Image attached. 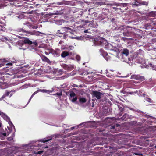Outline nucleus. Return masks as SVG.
Listing matches in <instances>:
<instances>
[{"instance_id": "nucleus-1", "label": "nucleus", "mask_w": 156, "mask_h": 156, "mask_svg": "<svg viewBox=\"0 0 156 156\" xmlns=\"http://www.w3.org/2000/svg\"><path fill=\"white\" fill-rule=\"evenodd\" d=\"M14 130V126L10 118L0 111V135L5 136Z\"/></svg>"}, {"instance_id": "nucleus-2", "label": "nucleus", "mask_w": 156, "mask_h": 156, "mask_svg": "<svg viewBox=\"0 0 156 156\" xmlns=\"http://www.w3.org/2000/svg\"><path fill=\"white\" fill-rule=\"evenodd\" d=\"M110 50L109 54L115 56L123 62H128L132 60V58H128L129 50L126 48L123 49L121 53H119V49L116 48L113 49H110Z\"/></svg>"}, {"instance_id": "nucleus-3", "label": "nucleus", "mask_w": 156, "mask_h": 156, "mask_svg": "<svg viewBox=\"0 0 156 156\" xmlns=\"http://www.w3.org/2000/svg\"><path fill=\"white\" fill-rule=\"evenodd\" d=\"M139 62L143 65L145 67L147 68V69L149 68V67L152 69L153 70H154L156 71V59L154 58L151 59V62L148 63V65L145 66L146 64V62L145 59L143 58H140L139 59Z\"/></svg>"}, {"instance_id": "nucleus-4", "label": "nucleus", "mask_w": 156, "mask_h": 156, "mask_svg": "<svg viewBox=\"0 0 156 156\" xmlns=\"http://www.w3.org/2000/svg\"><path fill=\"white\" fill-rule=\"evenodd\" d=\"M100 52L101 54L103 56L107 61L110 60L111 57V56L108 55L107 52H105L102 49L100 50Z\"/></svg>"}, {"instance_id": "nucleus-5", "label": "nucleus", "mask_w": 156, "mask_h": 156, "mask_svg": "<svg viewBox=\"0 0 156 156\" xmlns=\"http://www.w3.org/2000/svg\"><path fill=\"white\" fill-rule=\"evenodd\" d=\"M105 42V44L106 42V41L104 39H99V41L94 40L93 41L94 44L96 45H100L103 44Z\"/></svg>"}, {"instance_id": "nucleus-6", "label": "nucleus", "mask_w": 156, "mask_h": 156, "mask_svg": "<svg viewBox=\"0 0 156 156\" xmlns=\"http://www.w3.org/2000/svg\"><path fill=\"white\" fill-rule=\"evenodd\" d=\"M92 94L93 97H96L98 99L101 98L102 96L103 95L102 94L97 91H93Z\"/></svg>"}, {"instance_id": "nucleus-7", "label": "nucleus", "mask_w": 156, "mask_h": 156, "mask_svg": "<svg viewBox=\"0 0 156 156\" xmlns=\"http://www.w3.org/2000/svg\"><path fill=\"white\" fill-rule=\"evenodd\" d=\"M27 33H28L29 34L32 35H35L39 36L40 35V34H42L44 35H45V34L44 33H42L39 31H27Z\"/></svg>"}, {"instance_id": "nucleus-8", "label": "nucleus", "mask_w": 156, "mask_h": 156, "mask_svg": "<svg viewBox=\"0 0 156 156\" xmlns=\"http://www.w3.org/2000/svg\"><path fill=\"white\" fill-rule=\"evenodd\" d=\"M131 78L136 80H140L141 81L144 80V78L143 77H138L135 75H132L131 76Z\"/></svg>"}, {"instance_id": "nucleus-9", "label": "nucleus", "mask_w": 156, "mask_h": 156, "mask_svg": "<svg viewBox=\"0 0 156 156\" xmlns=\"http://www.w3.org/2000/svg\"><path fill=\"white\" fill-rule=\"evenodd\" d=\"M24 44L23 45V46L25 45L26 44H32V42L28 38H25L23 40Z\"/></svg>"}, {"instance_id": "nucleus-10", "label": "nucleus", "mask_w": 156, "mask_h": 156, "mask_svg": "<svg viewBox=\"0 0 156 156\" xmlns=\"http://www.w3.org/2000/svg\"><path fill=\"white\" fill-rule=\"evenodd\" d=\"M87 100L84 98L81 97L79 98V101L80 103H83L86 102Z\"/></svg>"}, {"instance_id": "nucleus-11", "label": "nucleus", "mask_w": 156, "mask_h": 156, "mask_svg": "<svg viewBox=\"0 0 156 156\" xmlns=\"http://www.w3.org/2000/svg\"><path fill=\"white\" fill-rule=\"evenodd\" d=\"M47 139H44L40 140V141L42 142H45L51 140L52 138L51 137L49 136V137H47Z\"/></svg>"}, {"instance_id": "nucleus-12", "label": "nucleus", "mask_w": 156, "mask_h": 156, "mask_svg": "<svg viewBox=\"0 0 156 156\" xmlns=\"http://www.w3.org/2000/svg\"><path fill=\"white\" fill-rule=\"evenodd\" d=\"M68 55L69 53L66 51H63L61 54V56L63 58H64Z\"/></svg>"}, {"instance_id": "nucleus-13", "label": "nucleus", "mask_w": 156, "mask_h": 156, "mask_svg": "<svg viewBox=\"0 0 156 156\" xmlns=\"http://www.w3.org/2000/svg\"><path fill=\"white\" fill-rule=\"evenodd\" d=\"M62 30L63 31H65L66 32L68 31V30H71V28L68 27H64L62 28Z\"/></svg>"}, {"instance_id": "nucleus-14", "label": "nucleus", "mask_w": 156, "mask_h": 156, "mask_svg": "<svg viewBox=\"0 0 156 156\" xmlns=\"http://www.w3.org/2000/svg\"><path fill=\"white\" fill-rule=\"evenodd\" d=\"M112 71H110L109 72H108L106 73L107 76L109 77H112L113 76L112 74H112L111 72Z\"/></svg>"}, {"instance_id": "nucleus-15", "label": "nucleus", "mask_w": 156, "mask_h": 156, "mask_svg": "<svg viewBox=\"0 0 156 156\" xmlns=\"http://www.w3.org/2000/svg\"><path fill=\"white\" fill-rule=\"evenodd\" d=\"M43 60L48 63H49L50 62V61L49 60L48 58L47 57L44 56L43 57Z\"/></svg>"}, {"instance_id": "nucleus-16", "label": "nucleus", "mask_w": 156, "mask_h": 156, "mask_svg": "<svg viewBox=\"0 0 156 156\" xmlns=\"http://www.w3.org/2000/svg\"><path fill=\"white\" fill-rule=\"evenodd\" d=\"M71 99V101L72 102H75L77 99V98L76 97H75L73 98H70Z\"/></svg>"}, {"instance_id": "nucleus-17", "label": "nucleus", "mask_w": 156, "mask_h": 156, "mask_svg": "<svg viewBox=\"0 0 156 156\" xmlns=\"http://www.w3.org/2000/svg\"><path fill=\"white\" fill-rule=\"evenodd\" d=\"M10 93V92H6L5 94L2 96V98H4L6 96H8L9 93Z\"/></svg>"}, {"instance_id": "nucleus-18", "label": "nucleus", "mask_w": 156, "mask_h": 156, "mask_svg": "<svg viewBox=\"0 0 156 156\" xmlns=\"http://www.w3.org/2000/svg\"><path fill=\"white\" fill-rule=\"evenodd\" d=\"M75 97H76V94L74 92H72L70 94V98H72Z\"/></svg>"}, {"instance_id": "nucleus-19", "label": "nucleus", "mask_w": 156, "mask_h": 156, "mask_svg": "<svg viewBox=\"0 0 156 156\" xmlns=\"http://www.w3.org/2000/svg\"><path fill=\"white\" fill-rule=\"evenodd\" d=\"M38 92V91H36L32 95V96H31L30 98V99H29V102L31 100V98H32L33 97V96L35 95Z\"/></svg>"}, {"instance_id": "nucleus-20", "label": "nucleus", "mask_w": 156, "mask_h": 156, "mask_svg": "<svg viewBox=\"0 0 156 156\" xmlns=\"http://www.w3.org/2000/svg\"><path fill=\"white\" fill-rule=\"evenodd\" d=\"M63 68L66 70H67L68 69V68H69V65L64 64L63 65Z\"/></svg>"}, {"instance_id": "nucleus-21", "label": "nucleus", "mask_w": 156, "mask_h": 156, "mask_svg": "<svg viewBox=\"0 0 156 156\" xmlns=\"http://www.w3.org/2000/svg\"><path fill=\"white\" fill-rule=\"evenodd\" d=\"M73 69V66L71 65H69V68H68V70H71Z\"/></svg>"}, {"instance_id": "nucleus-22", "label": "nucleus", "mask_w": 156, "mask_h": 156, "mask_svg": "<svg viewBox=\"0 0 156 156\" xmlns=\"http://www.w3.org/2000/svg\"><path fill=\"white\" fill-rule=\"evenodd\" d=\"M76 59L78 61H79L80 59V57L78 55H76Z\"/></svg>"}, {"instance_id": "nucleus-23", "label": "nucleus", "mask_w": 156, "mask_h": 156, "mask_svg": "<svg viewBox=\"0 0 156 156\" xmlns=\"http://www.w3.org/2000/svg\"><path fill=\"white\" fill-rule=\"evenodd\" d=\"M142 5H147L148 4L147 2L145 1H143L141 2Z\"/></svg>"}, {"instance_id": "nucleus-24", "label": "nucleus", "mask_w": 156, "mask_h": 156, "mask_svg": "<svg viewBox=\"0 0 156 156\" xmlns=\"http://www.w3.org/2000/svg\"><path fill=\"white\" fill-rule=\"evenodd\" d=\"M62 93L61 92L60 93H57L55 95H57V96H60L62 95Z\"/></svg>"}, {"instance_id": "nucleus-25", "label": "nucleus", "mask_w": 156, "mask_h": 156, "mask_svg": "<svg viewBox=\"0 0 156 156\" xmlns=\"http://www.w3.org/2000/svg\"><path fill=\"white\" fill-rule=\"evenodd\" d=\"M146 101L149 102H151L152 100L149 98H147L146 99Z\"/></svg>"}, {"instance_id": "nucleus-26", "label": "nucleus", "mask_w": 156, "mask_h": 156, "mask_svg": "<svg viewBox=\"0 0 156 156\" xmlns=\"http://www.w3.org/2000/svg\"><path fill=\"white\" fill-rule=\"evenodd\" d=\"M72 38L75 39L77 40H80V38L79 37H72Z\"/></svg>"}, {"instance_id": "nucleus-27", "label": "nucleus", "mask_w": 156, "mask_h": 156, "mask_svg": "<svg viewBox=\"0 0 156 156\" xmlns=\"http://www.w3.org/2000/svg\"><path fill=\"white\" fill-rule=\"evenodd\" d=\"M39 91L42 92H46L47 91L44 89L43 90H40Z\"/></svg>"}, {"instance_id": "nucleus-28", "label": "nucleus", "mask_w": 156, "mask_h": 156, "mask_svg": "<svg viewBox=\"0 0 156 156\" xmlns=\"http://www.w3.org/2000/svg\"><path fill=\"white\" fill-rule=\"evenodd\" d=\"M121 5L122 6L124 7H126L127 6V4L126 3H123L121 4Z\"/></svg>"}, {"instance_id": "nucleus-29", "label": "nucleus", "mask_w": 156, "mask_h": 156, "mask_svg": "<svg viewBox=\"0 0 156 156\" xmlns=\"http://www.w3.org/2000/svg\"><path fill=\"white\" fill-rule=\"evenodd\" d=\"M69 48L68 49L69 50L72 49L73 48V47L72 46H69Z\"/></svg>"}, {"instance_id": "nucleus-30", "label": "nucleus", "mask_w": 156, "mask_h": 156, "mask_svg": "<svg viewBox=\"0 0 156 156\" xmlns=\"http://www.w3.org/2000/svg\"><path fill=\"white\" fill-rule=\"evenodd\" d=\"M43 152V151H41V152H39H39H38L37 153L39 154H40V152Z\"/></svg>"}, {"instance_id": "nucleus-31", "label": "nucleus", "mask_w": 156, "mask_h": 156, "mask_svg": "<svg viewBox=\"0 0 156 156\" xmlns=\"http://www.w3.org/2000/svg\"><path fill=\"white\" fill-rule=\"evenodd\" d=\"M8 64L9 65H12V63H8Z\"/></svg>"}, {"instance_id": "nucleus-32", "label": "nucleus", "mask_w": 156, "mask_h": 156, "mask_svg": "<svg viewBox=\"0 0 156 156\" xmlns=\"http://www.w3.org/2000/svg\"><path fill=\"white\" fill-rule=\"evenodd\" d=\"M33 29H36V28H37V27H33Z\"/></svg>"}, {"instance_id": "nucleus-33", "label": "nucleus", "mask_w": 156, "mask_h": 156, "mask_svg": "<svg viewBox=\"0 0 156 156\" xmlns=\"http://www.w3.org/2000/svg\"><path fill=\"white\" fill-rule=\"evenodd\" d=\"M87 30H85L84 31V32L85 33H86L87 32Z\"/></svg>"}, {"instance_id": "nucleus-34", "label": "nucleus", "mask_w": 156, "mask_h": 156, "mask_svg": "<svg viewBox=\"0 0 156 156\" xmlns=\"http://www.w3.org/2000/svg\"><path fill=\"white\" fill-rule=\"evenodd\" d=\"M58 33H60V34H61V33H60L59 32L60 31H59V30H58Z\"/></svg>"}, {"instance_id": "nucleus-35", "label": "nucleus", "mask_w": 156, "mask_h": 156, "mask_svg": "<svg viewBox=\"0 0 156 156\" xmlns=\"http://www.w3.org/2000/svg\"><path fill=\"white\" fill-rule=\"evenodd\" d=\"M5 39L6 40H7V39L6 38H5Z\"/></svg>"}, {"instance_id": "nucleus-36", "label": "nucleus", "mask_w": 156, "mask_h": 156, "mask_svg": "<svg viewBox=\"0 0 156 156\" xmlns=\"http://www.w3.org/2000/svg\"><path fill=\"white\" fill-rule=\"evenodd\" d=\"M72 129H73L74 128V127H72Z\"/></svg>"}, {"instance_id": "nucleus-37", "label": "nucleus", "mask_w": 156, "mask_h": 156, "mask_svg": "<svg viewBox=\"0 0 156 156\" xmlns=\"http://www.w3.org/2000/svg\"><path fill=\"white\" fill-rule=\"evenodd\" d=\"M63 49H66V48H63Z\"/></svg>"}, {"instance_id": "nucleus-38", "label": "nucleus", "mask_w": 156, "mask_h": 156, "mask_svg": "<svg viewBox=\"0 0 156 156\" xmlns=\"http://www.w3.org/2000/svg\"><path fill=\"white\" fill-rule=\"evenodd\" d=\"M11 96H12V95H10V97H11Z\"/></svg>"}, {"instance_id": "nucleus-39", "label": "nucleus", "mask_w": 156, "mask_h": 156, "mask_svg": "<svg viewBox=\"0 0 156 156\" xmlns=\"http://www.w3.org/2000/svg\"><path fill=\"white\" fill-rule=\"evenodd\" d=\"M125 9H127V8H125Z\"/></svg>"}, {"instance_id": "nucleus-40", "label": "nucleus", "mask_w": 156, "mask_h": 156, "mask_svg": "<svg viewBox=\"0 0 156 156\" xmlns=\"http://www.w3.org/2000/svg\"><path fill=\"white\" fill-rule=\"evenodd\" d=\"M155 147H156V146H155Z\"/></svg>"}]
</instances>
